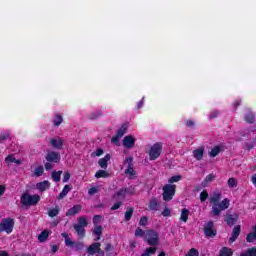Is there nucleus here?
<instances>
[{"mask_svg":"<svg viewBox=\"0 0 256 256\" xmlns=\"http://www.w3.org/2000/svg\"><path fill=\"white\" fill-rule=\"evenodd\" d=\"M69 191H71V186L65 185L61 193L57 196V199H65Z\"/></svg>","mask_w":256,"mask_h":256,"instance_id":"bb28decb","label":"nucleus"},{"mask_svg":"<svg viewBox=\"0 0 256 256\" xmlns=\"http://www.w3.org/2000/svg\"><path fill=\"white\" fill-rule=\"evenodd\" d=\"M63 171H54L52 172V179L55 181V183H59L61 181V174Z\"/></svg>","mask_w":256,"mask_h":256,"instance_id":"473e14b6","label":"nucleus"},{"mask_svg":"<svg viewBox=\"0 0 256 256\" xmlns=\"http://www.w3.org/2000/svg\"><path fill=\"white\" fill-rule=\"evenodd\" d=\"M61 236L65 239L66 247H70L71 249H74V251H81L83 249V242H75L71 240V238H69V234L66 232H63Z\"/></svg>","mask_w":256,"mask_h":256,"instance_id":"39448f33","label":"nucleus"},{"mask_svg":"<svg viewBox=\"0 0 256 256\" xmlns=\"http://www.w3.org/2000/svg\"><path fill=\"white\" fill-rule=\"evenodd\" d=\"M49 187H51V183L47 180H44L42 182H38L35 185V189H37V191H41L42 193L44 191H47V189H49Z\"/></svg>","mask_w":256,"mask_h":256,"instance_id":"dca6fc26","label":"nucleus"},{"mask_svg":"<svg viewBox=\"0 0 256 256\" xmlns=\"http://www.w3.org/2000/svg\"><path fill=\"white\" fill-rule=\"evenodd\" d=\"M41 201V197L38 194L31 195L29 192L22 194L20 198V203L24 207H33Z\"/></svg>","mask_w":256,"mask_h":256,"instance_id":"f03ea898","label":"nucleus"},{"mask_svg":"<svg viewBox=\"0 0 256 256\" xmlns=\"http://www.w3.org/2000/svg\"><path fill=\"white\" fill-rule=\"evenodd\" d=\"M131 195H135V188H122L114 194V199L122 201V199H125V197H131Z\"/></svg>","mask_w":256,"mask_h":256,"instance_id":"6e6552de","label":"nucleus"},{"mask_svg":"<svg viewBox=\"0 0 256 256\" xmlns=\"http://www.w3.org/2000/svg\"><path fill=\"white\" fill-rule=\"evenodd\" d=\"M101 155H103V149L99 148L92 154V157H101Z\"/></svg>","mask_w":256,"mask_h":256,"instance_id":"09e8293b","label":"nucleus"},{"mask_svg":"<svg viewBox=\"0 0 256 256\" xmlns=\"http://www.w3.org/2000/svg\"><path fill=\"white\" fill-rule=\"evenodd\" d=\"M3 193H5V186L0 185V197L3 195Z\"/></svg>","mask_w":256,"mask_h":256,"instance_id":"680f3d73","label":"nucleus"},{"mask_svg":"<svg viewBox=\"0 0 256 256\" xmlns=\"http://www.w3.org/2000/svg\"><path fill=\"white\" fill-rule=\"evenodd\" d=\"M81 209H82L81 205H79V204L74 205L72 208H70L66 212V216L67 217H73V215H77V213H79L81 211Z\"/></svg>","mask_w":256,"mask_h":256,"instance_id":"aec40b11","label":"nucleus"},{"mask_svg":"<svg viewBox=\"0 0 256 256\" xmlns=\"http://www.w3.org/2000/svg\"><path fill=\"white\" fill-rule=\"evenodd\" d=\"M5 163L8 165H13V163H15V165H21V160L15 158V155L10 154L5 158Z\"/></svg>","mask_w":256,"mask_h":256,"instance_id":"412c9836","label":"nucleus"},{"mask_svg":"<svg viewBox=\"0 0 256 256\" xmlns=\"http://www.w3.org/2000/svg\"><path fill=\"white\" fill-rule=\"evenodd\" d=\"M102 233H103V227L95 226L93 230V235H95L96 238H94V241H99V239H101Z\"/></svg>","mask_w":256,"mask_h":256,"instance_id":"b1692460","label":"nucleus"},{"mask_svg":"<svg viewBox=\"0 0 256 256\" xmlns=\"http://www.w3.org/2000/svg\"><path fill=\"white\" fill-rule=\"evenodd\" d=\"M101 221H103V217L101 215H96L93 217V224L95 225V227L99 226V223H101Z\"/></svg>","mask_w":256,"mask_h":256,"instance_id":"ea45409f","label":"nucleus"},{"mask_svg":"<svg viewBox=\"0 0 256 256\" xmlns=\"http://www.w3.org/2000/svg\"><path fill=\"white\" fill-rule=\"evenodd\" d=\"M218 153H221V146H215V147L210 151V157H217Z\"/></svg>","mask_w":256,"mask_h":256,"instance_id":"4c0bfd02","label":"nucleus"},{"mask_svg":"<svg viewBox=\"0 0 256 256\" xmlns=\"http://www.w3.org/2000/svg\"><path fill=\"white\" fill-rule=\"evenodd\" d=\"M221 193L219 192H214L209 199V202L212 204V213L216 217L218 215H221V211H225V209H229V199L225 198L224 200L221 201Z\"/></svg>","mask_w":256,"mask_h":256,"instance_id":"f257e3e1","label":"nucleus"},{"mask_svg":"<svg viewBox=\"0 0 256 256\" xmlns=\"http://www.w3.org/2000/svg\"><path fill=\"white\" fill-rule=\"evenodd\" d=\"M240 256H256V247L246 249Z\"/></svg>","mask_w":256,"mask_h":256,"instance_id":"7c9ffc66","label":"nucleus"},{"mask_svg":"<svg viewBox=\"0 0 256 256\" xmlns=\"http://www.w3.org/2000/svg\"><path fill=\"white\" fill-rule=\"evenodd\" d=\"M50 145L54 147V149H62L63 148V139L62 138H52L50 139Z\"/></svg>","mask_w":256,"mask_h":256,"instance_id":"a211bd4d","label":"nucleus"},{"mask_svg":"<svg viewBox=\"0 0 256 256\" xmlns=\"http://www.w3.org/2000/svg\"><path fill=\"white\" fill-rule=\"evenodd\" d=\"M148 245L155 246L159 243V234L153 230H146V240Z\"/></svg>","mask_w":256,"mask_h":256,"instance_id":"1a4fd4ad","label":"nucleus"},{"mask_svg":"<svg viewBox=\"0 0 256 256\" xmlns=\"http://www.w3.org/2000/svg\"><path fill=\"white\" fill-rule=\"evenodd\" d=\"M119 207H121V202L115 203V204L111 207V210H112V211H117V209H119Z\"/></svg>","mask_w":256,"mask_h":256,"instance_id":"603ef678","label":"nucleus"},{"mask_svg":"<svg viewBox=\"0 0 256 256\" xmlns=\"http://www.w3.org/2000/svg\"><path fill=\"white\" fill-rule=\"evenodd\" d=\"M219 115V111H213L210 114V119H215V117H217Z\"/></svg>","mask_w":256,"mask_h":256,"instance_id":"5fc2aeb1","label":"nucleus"},{"mask_svg":"<svg viewBox=\"0 0 256 256\" xmlns=\"http://www.w3.org/2000/svg\"><path fill=\"white\" fill-rule=\"evenodd\" d=\"M0 256H9L5 251H0Z\"/></svg>","mask_w":256,"mask_h":256,"instance_id":"e2e57ef3","label":"nucleus"},{"mask_svg":"<svg viewBox=\"0 0 256 256\" xmlns=\"http://www.w3.org/2000/svg\"><path fill=\"white\" fill-rule=\"evenodd\" d=\"M95 193H99V187H92L88 190L89 195H95Z\"/></svg>","mask_w":256,"mask_h":256,"instance_id":"49530a36","label":"nucleus"},{"mask_svg":"<svg viewBox=\"0 0 256 256\" xmlns=\"http://www.w3.org/2000/svg\"><path fill=\"white\" fill-rule=\"evenodd\" d=\"M209 197V193H207L206 190L200 193V201L201 203H205L207 201V198Z\"/></svg>","mask_w":256,"mask_h":256,"instance_id":"a19ab883","label":"nucleus"},{"mask_svg":"<svg viewBox=\"0 0 256 256\" xmlns=\"http://www.w3.org/2000/svg\"><path fill=\"white\" fill-rule=\"evenodd\" d=\"M149 209L150 211H159V202L157 199L150 200Z\"/></svg>","mask_w":256,"mask_h":256,"instance_id":"c756f323","label":"nucleus"},{"mask_svg":"<svg viewBox=\"0 0 256 256\" xmlns=\"http://www.w3.org/2000/svg\"><path fill=\"white\" fill-rule=\"evenodd\" d=\"M214 179H215V175L209 174L208 176H206V178L202 182V186L207 187V185H209V183H211Z\"/></svg>","mask_w":256,"mask_h":256,"instance_id":"2f4dec72","label":"nucleus"},{"mask_svg":"<svg viewBox=\"0 0 256 256\" xmlns=\"http://www.w3.org/2000/svg\"><path fill=\"white\" fill-rule=\"evenodd\" d=\"M123 146L126 149H133V147H135V137L131 135L125 136L123 139Z\"/></svg>","mask_w":256,"mask_h":256,"instance_id":"4468645a","label":"nucleus"},{"mask_svg":"<svg viewBox=\"0 0 256 256\" xmlns=\"http://www.w3.org/2000/svg\"><path fill=\"white\" fill-rule=\"evenodd\" d=\"M47 239H49V231L48 230H44L38 236V241L40 243H45V241H47Z\"/></svg>","mask_w":256,"mask_h":256,"instance_id":"cd10ccee","label":"nucleus"},{"mask_svg":"<svg viewBox=\"0 0 256 256\" xmlns=\"http://www.w3.org/2000/svg\"><path fill=\"white\" fill-rule=\"evenodd\" d=\"M177 186L175 184H166L162 188V196L164 201H171L175 197Z\"/></svg>","mask_w":256,"mask_h":256,"instance_id":"20e7f679","label":"nucleus"},{"mask_svg":"<svg viewBox=\"0 0 256 256\" xmlns=\"http://www.w3.org/2000/svg\"><path fill=\"white\" fill-rule=\"evenodd\" d=\"M15 227V219L13 218H3L0 222V233H7V235H11L13 233V229Z\"/></svg>","mask_w":256,"mask_h":256,"instance_id":"7ed1b4c3","label":"nucleus"},{"mask_svg":"<svg viewBox=\"0 0 256 256\" xmlns=\"http://www.w3.org/2000/svg\"><path fill=\"white\" fill-rule=\"evenodd\" d=\"M48 215L49 217H57V215H59V210L57 208L50 209Z\"/></svg>","mask_w":256,"mask_h":256,"instance_id":"c03bdc74","label":"nucleus"},{"mask_svg":"<svg viewBox=\"0 0 256 256\" xmlns=\"http://www.w3.org/2000/svg\"><path fill=\"white\" fill-rule=\"evenodd\" d=\"M109 161H111V155L110 154H106L104 156V158H101L98 161V165H99V167H101V169H107V167L109 165Z\"/></svg>","mask_w":256,"mask_h":256,"instance_id":"f3484780","label":"nucleus"},{"mask_svg":"<svg viewBox=\"0 0 256 256\" xmlns=\"http://www.w3.org/2000/svg\"><path fill=\"white\" fill-rule=\"evenodd\" d=\"M99 115H101V113H98L97 115L92 116L91 119H97V117H99Z\"/></svg>","mask_w":256,"mask_h":256,"instance_id":"0e129e2a","label":"nucleus"},{"mask_svg":"<svg viewBox=\"0 0 256 256\" xmlns=\"http://www.w3.org/2000/svg\"><path fill=\"white\" fill-rule=\"evenodd\" d=\"M181 179H183V176L181 175H175L172 176L168 179V183L173 184V183H179V181H181Z\"/></svg>","mask_w":256,"mask_h":256,"instance_id":"e433bc0d","label":"nucleus"},{"mask_svg":"<svg viewBox=\"0 0 256 256\" xmlns=\"http://www.w3.org/2000/svg\"><path fill=\"white\" fill-rule=\"evenodd\" d=\"M186 125H187V127H193V125H195V122H193L192 120H188L186 122Z\"/></svg>","mask_w":256,"mask_h":256,"instance_id":"13d9d810","label":"nucleus"},{"mask_svg":"<svg viewBox=\"0 0 256 256\" xmlns=\"http://www.w3.org/2000/svg\"><path fill=\"white\" fill-rule=\"evenodd\" d=\"M124 165H127V168L124 170L125 175L130 179H135L137 172L135 171V168H133V157H126Z\"/></svg>","mask_w":256,"mask_h":256,"instance_id":"423d86ee","label":"nucleus"},{"mask_svg":"<svg viewBox=\"0 0 256 256\" xmlns=\"http://www.w3.org/2000/svg\"><path fill=\"white\" fill-rule=\"evenodd\" d=\"M145 103V98H142V100H140L137 104L138 109H141V107H143V104Z\"/></svg>","mask_w":256,"mask_h":256,"instance_id":"6e6d98bb","label":"nucleus"},{"mask_svg":"<svg viewBox=\"0 0 256 256\" xmlns=\"http://www.w3.org/2000/svg\"><path fill=\"white\" fill-rule=\"evenodd\" d=\"M147 217H142L141 219H140V222H139V225H141L142 227H145V225H147Z\"/></svg>","mask_w":256,"mask_h":256,"instance_id":"3c124183","label":"nucleus"},{"mask_svg":"<svg viewBox=\"0 0 256 256\" xmlns=\"http://www.w3.org/2000/svg\"><path fill=\"white\" fill-rule=\"evenodd\" d=\"M111 174H109V172L105 171V170H98L95 173V177L96 179H107V177H110Z\"/></svg>","mask_w":256,"mask_h":256,"instance_id":"393cba45","label":"nucleus"},{"mask_svg":"<svg viewBox=\"0 0 256 256\" xmlns=\"http://www.w3.org/2000/svg\"><path fill=\"white\" fill-rule=\"evenodd\" d=\"M246 241H247V243H255V241H256V228H255V232H251L247 235Z\"/></svg>","mask_w":256,"mask_h":256,"instance_id":"72a5a7b5","label":"nucleus"},{"mask_svg":"<svg viewBox=\"0 0 256 256\" xmlns=\"http://www.w3.org/2000/svg\"><path fill=\"white\" fill-rule=\"evenodd\" d=\"M238 218L239 216L237 215H228L225 219V222L227 223V225L232 227V225H235V221H237Z\"/></svg>","mask_w":256,"mask_h":256,"instance_id":"a878e982","label":"nucleus"},{"mask_svg":"<svg viewBox=\"0 0 256 256\" xmlns=\"http://www.w3.org/2000/svg\"><path fill=\"white\" fill-rule=\"evenodd\" d=\"M63 123V117L59 114H56L54 116V119H53V124L56 126V127H59V125Z\"/></svg>","mask_w":256,"mask_h":256,"instance_id":"c9c22d12","label":"nucleus"},{"mask_svg":"<svg viewBox=\"0 0 256 256\" xmlns=\"http://www.w3.org/2000/svg\"><path fill=\"white\" fill-rule=\"evenodd\" d=\"M45 159L49 163H59V161H61V154H59V152L50 151L46 154Z\"/></svg>","mask_w":256,"mask_h":256,"instance_id":"f8f14e48","label":"nucleus"},{"mask_svg":"<svg viewBox=\"0 0 256 256\" xmlns=\"http://www.w3.org/2000/svg\"><path fill=\"white\" fill-rule=\"evenodd\" d=\"M126 133L127 125L124 124L121 128L118 129L116 136L112 138V143H117V141H119V139H121V137H123V135H125Z\"/></svg>","mask_w":256,"mask_h":256,"instance_id":"2eb2a0df","label":"nucleus"},{"mask_svg":"<svg viewBox=\"0 0 256 256\" xmlns=\"http://www.w3.org/2000/svg\"><path fill=\"white\" fill-rule=\"evenodd\" d=\"M236 105H241V101L236 102Z\"/></svg>","mask_w":256,"mask_h":256,"instance_id":"774afa93","label":"nucleus"},{"mask_svg":"<svg viewBox=\"0 0 256 256\" xmlns=\"http://www.w3.org/2000/svg\"><path fill=\"white\" fill-rule=\"evenodd\" d=\"M59 251V247L57 245L52 246V253H57Z\"/></svg>","mask_w":256,"mask_h":256,"instance_id":"052dcab7","label":"nucleus"},{"mask_svg":"<svg viewBox=\"0 0 256 256\" xmlns=\"http://www.w3.org/2000/svg\"><path fill=\"white\" fill-rule=\"evenodd\" d=\"M241 233V226H235L233 231H232V236L229 239V243H235L237 241V237H239Z\"/></svg>","mask_w":256,"mask_h":256,"instance_id":"6ab92c4d","label":"nucleus"},{"mask_svg":"<svg viewBox=\"0 0 256 256\" xmlns=\"http://www.w3.org/2000/svg\"><path fill=\"white\" fill-rule=\"evenodd\" d=\"M158 256H165V252H161Z\"/></svg>","mask_w":256,"mask_h":256,"instance_id":"69168bd1","label":"nucleus"},{"mask_svg":"<svg viewBox=\"0 0 256 256\" xmlns=\"http://www.w3.org/2000/svg\"><path fill=\"white\" fill-rule=\"evenodd\" d=\"M204 235H206V237H215V235H217V230H215L213 221H209L205 224Z\"/></svg>","mask_w":256,"mask_h":256,"instance_id":"9b49d317","label":"nucleus"},{"mask_svg":"<svg viewBox=\"0 0 256 256\" xmlns=\"http://www.w3.org/2000/svg\"><path fill=\"white\" fill-rule=\"evenodd\" d=\"M135 236L136 237H143L144 240H146V237H147V231L141 229V228H138L136 229L135 231Z\"/></svg>","mask_w":256,"mask_h":256,"instance_id":"f704fd0d","label":"nucleus"},{"mask_svg":"<svg viewBox=\"0 0 256 256\" xmlns=\"http://www.w3.org/2000/svg\"><path fill=\"white\" fill-rule=\"evenodd\" d=\"M189 213L190 212L187 208L182 209L180 214V221L187 223V221H189Z\"/></svg>","mask_w":256,"mask_h":256,"instance_id":"5701e85b","label":"nucleus"},{"mask_svg":"<svg viewBox=\"0 0 256 256\" xmlns=\"http://www.w3.org/2000/svg\"><path fill=\"white\" fill-rule=\"evenodd\" d=\"M87 225V218L83 216L78 218V223L74 224V229L79 237H85V227H87Z\"/></svg>","mask_w":256,"mask_h":256,"instance_id":"0eeeda50","label":"nucleus"},{"mask_svg":"<svg viewBox=\"0 0 256 256\" xmlns=\"http://www.w3.org/2000/svg\"><path fill=\"white\" fill-rule=\"evenodd\" d=\"M9 137H10L9 131L2 132L0 134V142L9 139Z\"/></svg>","mask_w":256,"mask_h":256,"instance_id":"a18cd8bd","label":"nucleus"},{"mask_svg":"<svg viewBox=\"0 0 256 256\" xmlns=\"http://www.w3.org/2000/svg\"><path fill=\"white\" fill-rule=\"evenodd\" d=\"M71 179V174L69 172H64L63 183H67Z\"/></svg>","mask_w":256,"mask_h":256,"instance_id":"de8ad7c7","label":"nucleus"},{"mask_svg":"<svg viewBox=\"0 0 256 256\" xmlns=\"http://www.w3.org/2000/svg\"><path fill=\"white\" fill-rule=\"evenodd\" d=\"M251 181H252L254 187H256V174L252 175Z\"/></svg>","mask_w":256,"mask_h":256,"instance_id":"bf43d9fd","label":"nucleus"},{"mask_svg":"<svg viewBox=\"0 0 256 256\" xmlns=\"http://www.w3.org/2000/svg\"><path fill=\"white\" fill-rule=\"evenodd\" d=\"M161 151H163V145L161 143L154 144L150 149V159L151 161H155V159H159L161 156Z\"/></svg>","mask_w":256,"mask_h":256,"instance_id":"9d476101","label":"nucleus"},{"mask_svg":"<svg viewBox=\"0 0 256 256\" xmlns=\"http://www.w3.org/2000/svg\"><path fill=\"white\" fill-rule=\"evenodd\" d=\"M45 169L46 171H51V169H53V165L50 162H48L45 164Z\"/></svg>","mask_w":256,"mask_h":256,"instance_id":"864d4df0","label":"nucleus"},{"mask_svg":"<svg viewBox=\"0 0 256 256\" xmlns=\"http://www.w3.org/2000/svg\"><path fill=\"white\" fill-rule=\"evenodd\" d=\"M34 177H41L43 175V173H45V168L43 166H36L34 168Z\"/></svg>","mask_w":256,"mask_h":256,"instance_id":"c85d7f7f","label":"nucleus"},{"mask_svg":"<svg viewBox=\"0 0 256 256\" xmlns=\"http://www.w3.org/2000/svg\"><path fill=\"white\" fill-rule=\"evenodd\" d=\"M228 187H230L231 189L237 187V179L235 178L228 179Z\"/></svg>","mask_w":256,"mask_h":256,"instance_id":"79ce46f5","label":"nucleus"},{"mask_svg":"<svg viewBox=\"0 0 256 256\" xmlns=\"http://www.w3.org/2000/svg\"><path fill=\"white\" fill-rule=\"evenodd\" d=\"M245 121H247V123H253V121H255V116L253 115V113L249 112L245 116Z\"/></svg>","mask_w":256,"mask_h":256,"instance_id":"37998d69","label":"nucleus"},{"mask_svg":"<svg viewBox=\"0 0 256 256\" xmlns=\"http://www.w3.org/2000/svg\"><path fill=\"white\" fill-rule=\"evenodd\" d=\"M133 208H128L125 212V219L126 221H130L131 220V217H133Z\"/></svg>","mask_w":256,"mask_h":256,"instance_id":"58836bf2","label":"nucleus"},{"mask_svg":"<svg viewBox=\"0 0 256 256\" xmlns=\"http://www.w3.org/2000/svg\"><path fill=\"white\" fill-rule=\"evenodd\" d=\"M205 153V149L203 147H199L193 151V157L197 161H201L203 159V154Z\"/></svg>","mask_w":256,"mask_h":256,"instance_id":"4be33fe9","label":"nucleus"},{"mask_svg":"<svg viewBox=\"0 0 256 256\" xmlns=\"http://www.w3.org/2000/svg\"><path fill=\"white\" fill-rule=\"evenodd\" d=\"M89 255H95V253H100V255L104 256L105 252L101 251V243L95 242L90 245L87 249Z\"/></svg>","mask_w":256,"mask_h":256,"instance_id":"ddd939ff","label":"nucleus"},{"mask_svg":"<svg viewBox=\"0 0 256 256\" xmlns=\"http://www.w3.org/2000/svg\"><path fill=\"white\" fill-rule=\"evenodd\" d=\"M162 215H163V217H171V210L169 208H165L162 211Z\"/></svg>","mask_w":256,"mask_h":256,"instance_id":"8fccbe9b","label":"nucleus"},{"mask_svg":"<svg viewBox=\"0 0 256 256\" xmlns=\"http://www.w3.org/2000/svg\"><path fill=\"white\" fill-rule=\"evenodd\" d=\"M105 251H113V246L111 244H106Z\"/></svg>","mask_w":256,"mask_h":256,"instance_id":"4d7b16f0","label":"nucleus"},{"mask_svg":"<svg viewBox=\"0 0 256 256\" xmlns=\"http://www.w3.org/2000/svg\"><path fill=\"white\" fill-rule=\"evenodd\" d=\"M22 256H31V254H22Z\"/></svg>","mask_w":256,"mask_h":256,"instance_id":"338daca9","label":"nucleus"}]
</instances>
